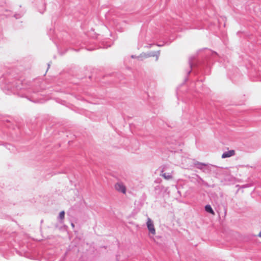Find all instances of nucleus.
<instances>
[{
    "instance_id": "1",
    "label": "nucleus",
    "mask_w": 261,
    "mask_h": 261,
    "mask_svg": "<svg viewBox=\"0 0 261 261\" xmlns=\"http://www.w3.org/2000/svg\"><path fill=\"white\" fill-rule=\"evenodd\" d=\"M146 225L149 233L154 236L156 234L155 228L153 221L150 218H147Z\"/></svg>"
},
{
    "instance_id": "2",
    "label": "nucleus",
    "mask_w": 261,
    "mask_h": 261,
    "mask_svg": "<svg viewBox=\"0 0 261 261\" xmlns=\"http://www.w3.org/2000/svg\"><path fill=\"white\" fill-rule=\"evenodd\" d=\"M115 189L119 192L124 194H126V188L122 182H117L115 185Z\"/></svg>"
},
{
    "instance_id": "3",
    "label": "nucleus",
    "mask_w": 261,
    "mask_h": 261,
    "mask_svg": "<svg viewBox=\"0 0 261 261\" xmlns=\"http://www.w3.org/2000/svg\"><path fill=\"white\" fill-rule=\"evenodd\" d=\"M235 153V151L233 150H229L227 152H224L222 155V158H229L233 155Z\"/></svg>"
},
{
    "instance_id": "4",
    "label": "nucleus",
    "mask_w": 261,
    "mask_h": 261,
    "mask_svg": "<svg viewBox=\"0 0 261 261\" xmlns=\"http://www.w3.org/2000/svg\"><path fill=\"white\" fill-rule=\"evenodd\" d=\"M205 210L207 212L211 213L213 215H215V212H214V211L213 210V209L211 207V205H206L205 206Z\"/></svg>"
},
{
    "instance_id": "5",
    "label": "nucleus",
    "mask_w": 261,
    "mask_h": 261,
    "mask_svg": "<svg viewBox=\"0 0 261 261\" xmlns=\"http://www.w3.org/2000/svg\"><path fill=\"white\" fill-rule=\"evenodd\" d=\"M161 176L167 180H169L172 178V176L170 173H163L161 174Z\"/></svg>"
},
{
    "instance_id": "6",
    "label": "nucleus",
    "mask_w": 261,
    "mask_h": 261,
    "mask_svg": "<svg viewBox=\"0 0 261 261\" xmlns=\"http://www.w3.org/2000/svg\"><path fill=\"white\" fill-rule=\"evenodd\" d=\"M148 57H149V56L148 55L146 54L145 53H142V54H140V55L139 56L137 57V58H138V59L146 58Z\"/></svg>"
},
{
    "instance_id": "7",
    "label": "nucleus",
    "mask_w": 261,
    "mask_h": 261,
    "mask_svg": "<svg viewBox=\"0 0 261 261\" xmlns=\"http://www.w3.org/2000/svg\"><path fill=\"white\" fill-rule=\"evenodd\" d=\"M64 216H65L64 211H62L61 212H60V213L59 214V217L61 219H63L64 218Z\"/></svg>"
},
{
    "instance_id": "8",
    "label": "nucleus",
    "mask_w": 261,
    "mask_h": 261,
    "mask_svg": "<svg viewBox=\"0 0 261 261\" xmlns=\"http://www.w3.org/2000/svg\"><path fill=\"white\" fill-rule=\"evenodd\" d=\"M195 165L197 166V168H201V167L202 166H206V165L204 164H202V163H198V162L196 163Z\"/></svg>"
},
{
    "instance_id": "9",
    "label": "nucleus",
    "mask_w": 261,
    "mask_h": 261,
    "mask_svg": "<svg viewBox=\"0 0 261 261\" xmlns=\"http://www.w3.org/2000/svg\"><path fill=\"white\" fill-rule=\"evenodd\" d=\"M258 236L259 237H261V231H260L259 232V233H258Z\"/></svg>"
},
{
    "instance_id": "10",
    "label": "nucleus",
    "mask_w": 261,
    "mask_h": 261,
    "mask_svg": "<svg viewBox=\"0 0 261 261\" xmlns=\"http://www.w3.org/2000/svg\"><path fill=\"white\" fill-rule=\"evenodd\" d=\"M72 226L74 227V224H72Z\"/></svg>"
}]
</instances>
